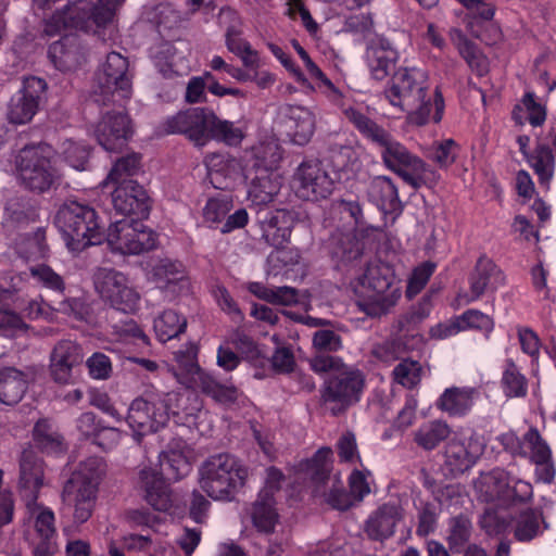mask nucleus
Wrapping results in <instances>:
<instances>
[{
  "instance_id": "obj_1",
  "label": "nucleus",
  "mask_w": 556,
  "mask_h": 556,
  "mask_svg": "<svg viewBox=\"0 0 556 556\" xmlns=\"http://www.w3.org/2000/svg\"><path fill=\"white\" fill-rule=\"evenodd\" d=\"M344 116L355 128L378 149L383 165L397 174L415 189L422 186L434 188L441 181V174L418 155L412 153L402 142L355 108L344 110Z\"/></svg>"
},
{
  "instance_id": "obj_2",
  "label": "nucleus",
  "mask_w": 556,
  "mask_h": 556,
  "mask_svg": "<svg viewBox=\"0 0 556 556\" xmlns=\"http://www.w3.org/2000/svg\"><path fill=\"white\" fill-rule=\"evenodd\" d=\"M428 75L417 67H400L383 91L384 99L399 112L407 113V122L415 126L442 119L444 99L437 88L433 99L428 93Z\"/></svg>"
},
{
  "instance_id": "obj_3",
  "label": "nucleus",
  "mask_w": 556,
  "mask_h": 556,
  "mask_svg": "<svg viewBox=\"0 0 556 556\" xmlns=\"http://www.w3.org/2000/svg\"><path fill=\"white\" fill-rule=\"evenodd\" d=\"M126 0H75L70 1L45 21L43 33L60 35L67 29L88 31L93 27L111 24Z\"/></svg>"
},
{
  "instance_id": "obj_4",
  "label": "nucleus",
  "mask_w": 556,
  "mask_h": 556,
  "mask_svg": "<svg viewBox=\"0 0 556 556\" xmlns=\"http://www.w3.org/2000/svg\"><path fill=\"white\" fill-rule=\"evenodd\" d=\"M55 225L62 233L66 248L73 254L100 244L104 239L99 215L89 204L66 201L55 215Z\"/></svg>"
},
{
  "instance_id": "obj_5",
  "label": "nucleus",
  "mask_w": 556,
  "mask_h": 556,
  "mask_svg": "<svg viewBox=\"0 0 556 556\" xmlns=\"http://www.w3.org/2000/svg\"><path fill=\"white\" fill-rule=\"evenodd\" d=\"M198 348L188 342L174 353V361L168 370L177 382L187 389L200 390L220 404L235 403L239 391L233 386L220 384L210 372L203 370L198 364Z\"/></svg>"
},
{
  "instance_id": "obj_6",
  "label": "nucleus",
  "mask_w": 556,
  "mask_h": 556,
  "mask_svg": "<svg viewBox=\"0 0 556 556\" xmlns=\"http://www.w3.org/2000/svg\"><path fill=\"white\" fill-rule=\"evenodd\" d=\"M248 468L235 456L208 457L199 468V485L214 501H231L248 479Z\"/></svg>"
},
{
  "instance_id": "obj_7",
  "label": "nucleus",
  "mask_w": 556,
  "mask_h": 556,
  "mask_svg": "<svg viewBox=\"0 0 556 556\" xmlns=\"http://www.w3.org/2000/svg\"><path fill=\"white\" fill-rule=\"evenodd\" d=\"M180 400L177 392L151 393L132 400L124 419L134 440L140 443L142 437L163 428L170 415H178Z\"/></svg>"
},
{
  "instance_id": "obj_8",
  "label": "nucleus",
  "mask_w": 556,
  "mask_h": 556,
  "mask_svg": "<svg viewBox=\"0 0 556 556\" xmlns=\"http://www.w3.org/2000/svg\"><path fill=\"white\" fill-rule=\"evenodd\" d=\"M362 311L370 317L387 314L400 300L401 287L395 282L393 268L382 262H371L359 277Z\"/></svg>"
},
{
  "instance_id": "obj_9",
  "label": "nucleus",
  "mask_w": 556,
  "mask_h": 556,
  "mask_svg": "<svg viewBox=\"0 0 556 556\" xmlns=\"http://www.w3.org/2000/svg\"><path fill=\"white\" fill-rule=\"evenodd\" d=\"M332 463V450L330 447L319 448L312 458L300 462L298 471L305 475L315 484L316 496L324 497L331 507L340 510L349 509L353 505V498L345 492L341 481H333L331 488L327 489L330 481Z\"/></svg>"
},
{
  "instance_id": "obj_10",
  "label": "nucleus",
  "mask_w": 556,
  "mask_h": 556,
  "mask_svg": "<svg viewBox=\"0 0 556 556\" xmlns=\"http://www.w3.org/2000/svg\"><path fill=\"white\" fill-rule=\"evenodd\" d=\"M131 96V79L128 61L121 53L111 52L97 75L93 90L94 102L106 104L119 103Z\"/></svg>"
},
{
  "instance_id": "obj_11",
  "label": "nucleus",
  "mask_w": 556,
  "mask_h": 556,
  "mask_svg": "<svg viewBox=\"0 0 556 556\" xmlns=\"http://www.w3.org/2000/svg\"><path fill=\"white\" fill-rule=\"evenodd\" d=\"M364 388V374L358 369L345 366L325 382L321 390V403L331 415L337 416L361 400Z\"/></svg>"
},
{
  "instance_id": "obj_12",
  "label": "nucleus",
  "mask_w": 556,
  "mask_h": 556,
  "mask_svg": "<svg viewBox=\"0 0 556 556\" xmlns=\"http://www.w3.org/2000/svg\"><path fill=\"white\" fill-rule=\"evenodd\" d=\"M49 146H29L16 156V167L23 185L37 192L48 190L56 178L51 165Z\"/></svg>"
},
{
  "instance_id": "obj_13",
  "label": "nucleus",
  "mask_w": 556,
  "mask_h": 556,
  "mask_svg": "<svg viewBox=\"0 0 556 556\" xmlns=\"http://www.w3.org/2000/svg\"><path fill=\"white\" fill-rule=\"evenodd\" d=\"M94 287L100 298L111 307L129 314L134 313L140 302L138 291L129 279L114 269H99L94 276Z\"/></svg>"
},
{
  "instance_id": "obj_14",
  "label": "nucleus",
  "mask_w": 556,
  "mask_h": 556,
  "mask_svg": "<svg viewBox=\"0 0 556 556\" xmlns=\"http://www.w3.org/2000/svg\"><path fill=\"white\" fill-rule=\"evenodd\" d=\"M274 129L293 144L305 146L315 132L316 115L304 105L282 104L277 110Z\"/></svg>"
},
{
  "instance_id": "obj_15",
  "label": "nucleus",
  "mask_w": 556,
  "mask_h": 556,
  "mask_svg": "<svg viewBox=\"0 0 556 556\" xmlns=\"http://www.w3.org/2000/svg\"><path fill=\"white\" fill-rule=\"evenodd\" d=\"M106 241L121 254H140L156 245V233L141 222L122 219L110 226Z\"/></svg>"
},
{
  "instance_id": "obj_16",
  "label": "nucleus",
  "mask_w": 556,
  "mask_h": 556,
  "mask_svg": "<svg viewBox=\"0 0 556 556\" xmlns=\"http://www.w3.org/2000/svg\"><path fill=\"white\" fill-rule=\"evenodd\" d=\"M292 189L302 200L318 201L332 193L333 180L320 162L305 161L293 175Z\"/></svg>"
},
{
  "instance_id": "obj_17",
  "label": "nucleus",
  "mask_w": 556,
  "mask_h": 556,
  "mask_svg": "<svg viewBox=\"0 0 556 556\" xmlns=\"http://www.w3.org/2000/svg\"><path fill=\"white\" fill-rule=\"evenodd\" d=\"M46 89L45 79L35 76L25 78L22 88L9 102L8 121L14 125H25L31 122L39 110Z\"/></svg>"
},
{
  "instance_id": "obj_18",
  "label": "nucleus",
  "mask_w": 556,
  "mask_h": 556,
  "mask_svg": "<svg viewBox=\"0 0 556 556\" xmlns=\"http://www.w3.org/2000/svg\"><path fill=\"white\" fill-rule=\"evenodd\" d=\"M212 113L213 111L204 108L180 111L164 122V130L166 134L186 135L197 146H204L207 142Z\"/></svg>"
},
{
  "instance_id": "obj_19",
  "label": "nucleus",
  "mask_w": 556,
  "mask_h": 556,
  "mask_svg": "<svg viewBox=\"0 0 556 556\" xmlns=\"http://www.w3.org/2000/svg\"><path fill=\"white\" fill-rule=\"evenodd\" d=\"M99 490L93 485L83 484L77 480L68 479L62 490V503L68 510L75 523H85L90 519L96 508Z\"/></svg>"
},
{
  "instance_id": "obj_20",
  "label": "nucleus",
  "mask_w": 556,
  "mask_h": 556,
  "mask_svg": "<svg viewBox=\"0 0 556 556\" xmlns=\"http://www.w3.org/2000/svg\"><path fill=\"white\" fill-rule=\"evenodd\" d=\"M131 134L130 121L122 111L105 113L94 128L99 144L109 152L122 149Z\"/></svg>"
},
{
  "instance_id": "obj_21",
  "label": "nucleus",
  "mask_w": 556,
  "mask_h": 556,
  "mask_svg": "<svg viewBox=\"0 0 556 556\" xmlns=\"http://www.w3.org/2000/svg\"><path fill=\"white\" fill-rule=\"evenodd\" d=\"M484 452V443L478 435L453 438L445 446V466L452 475L471 468Z\"/></svg>"
},
{
  "instance_id": "obj_22",
  "label": "nucleus",
  "mask_w": 556,
  "mask_h": 556,
  "mask_svg": "<svg viewBox=\"0 0 556 556\" xmlns=\"http://www.w3.org/2000/svg\"><path fill=\"white\" fill-rule=\"evenodd\" d=\"M505 277L496 264L485 256H481L469 278V293L459 294L463 304L479 300L484 292L495 291L504 285Z\"/></svg>"
},
{
  "instance_id": "obj_23",
  "label": "nucleus",
  "mask_w": 556,
  "mask_h": 556,
  "mask_svg": "<svg viewBox=\"0 0 556 556\" xmlns=\"http://www.w3.org/2000/svg\"><path fill=\"white\" fill-rule=\"evenodd\" d=\"M116 188L112 193L115 211L122 215L147 217L150 211V199L142 186L135 180L114 182Z\"/></svg>"
},
{
  "instance_id": "obj_24",
  "label": "nucleus",
  "mask_w": 556,
  "mask_h": 556,
  "mask_svg": "<svg viewBox=\"0 0 556 556\" xmlns=\"http://www.w3.org/2000/svg\"><path fill=\"white\" fill-rule=\"evenodd\" d=\"M403 516L404 509L400 502L384 503L368 516L364 531L370 540L384 541L394 534Z\"/></svg>"
},
{
  "instance_id": "obj_25",
  "label": "nucleus",
  "mask_w": 556,
  "mask_h": 556,
  "mask_svg": "<svg viewBox=\"0 0 556 556\" xmlns=\"http://www.w3.org/2000/svg\"><path fill=\"white\" fill-rule=\"evenodd\" d=\"M83 359L84 353L79 344L72 340L59 341L50 355V370L54 381L68 383L73 368L81 364Z\"/></svg>"
},
{
  "instance_id": "obj_26",
  "label": "nucleus",
  "mask_w": 556,
  "mask_h": 556,
  "mask_svg": "<svg viewBox=\"0 0 556 556\" xmlns=\"http://www.w3.org/2000/svg\"><path fill=\"white\" fill-rule=\"evenodd\" d=\"M43 463L31 451H24L20 462L18 486L27 507L37 501L43 486Z\"/></svg>"
},
{
  "instance_id": "obj_27",
  "label": "nucleus",
  "mask_w": 556,
  "mask_h": 556,
  "mask_svg": "<svg viewBox=\"0 0 556 556\" xmlns=\"http://www.w3.org/2000/svg\"><path fill=\"white\" fill-rule=\"evenodd\" d=\"M400 59L397 49L383 37L370 41L366 48L365 61L372 78L383 80Z\"/></svg>"
},
{
  "instance_id": "obj_28",
  "label": "nucleus",
  "mask_w": 556,
  "mask_h": 556,
  "mask_svg": "<svg viewBox=\"0 0 556 556\" xmlns=\"http://www.w3.org/2000/svg\"><path fill=\"white\" fill-rule=\"evenodd\" d=\"M207 176L216 189L226 190L243 176L239 160L224 154H211L205 159Z\"/></svg>"
},
{
  "instance_id": "obj_29",
  "label": "nucleus",
  "mask_w": 556,
  "mask_h": 556,
  "mask_svg": "<svg viewBox=\"0 0 556 556\" xmlns=\"http://www.w3.org/2000/svg\"><path fill=\"white\" fill-rule=\"evenodd\" d=\"M296 216L287 210L267 213L260 222L262 239L270 247L278 248L290 239Z\"/></svg>"
},
{
  "instance_id": "obj_30",
  "label": "nucleus",
  "mask_w": 556,
  "mask_h": 556,
  "mask_svg": "<svg viewBox=\"0 0 556 556\" xmlns=\"http://www.w3.org/2000/svg\"><path fill=\"white\" fill-rule=\"evenodd\" d=\"M138 485L144 492L146 501L159 511L172 507L169 489L163 477L155 469L143 467L139 471Z\"/></svg>"
},
{
  "instance_id": "obj_31",
  "label": "nucleus",
  "mask_w": 556,
  "mask_h": 556,
  "mask_svg": "<svg viewBox=\"0 0 556 556\" xmlns=\"http://www.w3.org/2000/svg\"><path fill=\"white\" fill-rule=\"evenodd\" d=\"M49 58L60 71H73L86 61V53L76 36H64L49 47Z\"/></svg>"
},
{
  "instance_id": "obj_32",
  "label": "nucleus",
  "mask_w": 556,
  "mask_h": 556,
  "mask_svg": "<svg viewBox=\"0 0 556 556\" xmlns=\"http://www.w3.org/2000/svg\"><path fill=\"white\" fill-rule=\"evenodd\" d=\"M368 199L384 214L399 215L402 213V202L399 191L391 178L377 176L368 187Z\"/></svg>"
},
{
  "instance_id": "obj_33",
  "label": "nucleus",
  "mask_w": 556,
  "mask_h": 556,
  "mask_svg": "<svg viewBox=\"0 0 556 556\" xmlns=\"http://www.w3.org/2000/svg\"><path fill=\"white\" fill-rule=\"evenodd\" d=\"M479 396L477 389L471 387H452L444 390L437 401V407L452 417L467 415Z\"/></svg>"
},
{
  "instance_id": "obj_34",
  "label": "nucleus",
  "mask_w": 556,
  "mask_h": 556,
  "mask_svg": "<svg viewBox=\"0 0 556 556\" xmlns=\"http://www.w3.org/2000/svg\"><path fill=\"white\" fill-rule=\"evenodd\" d=\"M152 279L157 288L172 293L188 290L190 285L182 263L170 260H161L153 267Z\"/></svg>"
},
{
  "instance_id": "obj_35",
  "label": "nucleus",
  "mask_w": 556,
  "mask_h": 556,
  "mask_svg": "<svg viewBox=\"0 0 556 556\" xmlns=\"http://www.w3.org/2000/svg\"><path fill=\"white\" fill-rule=\"evenodd\" d=\"M282 186L279 174L274 170L257 169L248 189V199L252 204L262 206L274 201Z\"/></svg>"
},
{
  "instance_id": "obj_36",
  "label": "nucleus",
  "mask_w": 556,
  "mask_h": 556,
  "mask_svg": "<svg viewBox=\"0 0 556 556\" xmlns=\"http://www.w3.org/2000/svg\"><path fill=\"white\" fill-rule=\"evenodd\" d=\"M514 538L518 542L527 543L542 535L548 529L543 513L539 509L526 508L513 519Z\"/></svg>"
},
{
  "instance_id": "obj_37",
  "label": "nucleus",
  "mask_w": 556,
  "mask_h": 556,
  "mask_svg": "<svg viewBox=\"0 0 556 556\" xmlns=\"http://www.w3.org/2000/svg\"><path fill=\"white\" fill-rule=\"evenodd\" d=\"M505 439L508 443L517 442L513 453L528 458L530 462L549 459L552 456L548 443L534 427L529 428L520 440L515 435H506Z\"/></svg>"
},
{
  "instance_id": "obj_38",
  "label": "nucleus",
  "mask_w": 556,
  "mask_h": 556,
  "mask_svg": "<svg viewBox=\"0 0 556 556\" xmlns=\"http://www.w3.org/2000/svg\"><path fill=\"white\" fill-rule=\"evenodd\" d=\"M448 36L470 70L480 77L484 76L489 71V62L479 48L459 28H452Z\"/></svg>"
},
{
  "instance_id": "obj_39",
  "label": "nucleus",
  "mask_w": 556,
  "mask_h": 556,
  "mask_svg": "<svg viewBox=\"0 0 556 556\" xmlns=\"http://www.w3.org/2000/svg\"><path fill=\"white\" fill-rule=\"evenodd\" d=\"M28 388L27 376L14 368L0 369V402L5 405L18 403Z\"/></svg>"
},
{
  "instance_id": "obj_40",
  "label": "nucleus",
  "mask_w": 556,
  "mask_h": 556,
  "mask_svg": "<svg viewBox=\"0 0 556 556\" xmlns=\"http://www.w3.org/2000/svg\"><path fill=\"white\" fill-rule=\"evenodd\" d=\"M451 433L452 429L446 421L434 419L421 424L413 432V439L418 447L430 452L448 439Z\"/></svg>"
},
{
  "instance_id": "obj_41",
  "label": "nucleus",
  "mask_w": 556,
  "mask_h": 556,
  "mask_svg": "<svg viewBox=\"0 0 556 556\" xmlns=\"http://www.w3.org/2000/svg\"><path fill=\"white\" fill-rule=\"evenodd\" d=\"M188 454L180 442L170 444L161 453L160 464L169 478L179 480L190 473L192 465Z\"/></svg>"
},
{
  "instance_id": "obj_42",
  "label": "nucleus",
  "mask_w": 556,
  "mask_h": 556,
  "mask_svg": "<svg viewBox=\"0 0 556 556\" xmlns=\"http://www.w3.org/2000/svg\"><path fill=\"white\" fill-rule=\"evenodd\" d=\"M526 161L538 176L540 185L548 189L556 166L553 148L539 142Z\"/></svg>"
},
{
  "instance_id": "obj_43",
  "label": "nucleus",
  "mask_w": 556,
  "mask_h": 556,
  "mask_svg": "<svg viewBox=\"0 0 556 556\" xmlns=\"http://www.w3.org/2000/svg\"><path fill=\"white\" fill-rule=\"evenodd\" d=\"M460 146L452 138L434 140L424 148L425 156L439 169L447 170L457 160Z\"/></svg>"
},
{
  "instance_id": "obj_44",
  "label": "nucleus",
  "mask_w": 556,
  "mask_h": 556,
  "mask_svg": "<svg viewBox=\"0 0 556 556\" xmlns=\"http://www.w3.org/2000/svg\"><path fill=\"white\" fill-rule=\"evenodd\" d=\"M251 519L258 532L273 533L279 522L276 500L257 496L251 509Z\"/></svg>"
},
{
  "instance_id": "obj_45",
  "label": "nucleus",
  "mask_w": 556,
  "mask_h": 556,
  "mask_svg": "<svg viewBox=\"0 0 556 556\" xmlns=\"http://www.w3.org/2000/svg\"><path fill=\"white\" fill-rule=\"evenodd\" d=\"M211 122L208 124L207 141L211 139L224 142L228 146H239L245 131L238 123L227 119H220L214 112L210 115Z\"/></svg>"
},
{
  "instance_id": "obj_46",
  "label": "nucleus",
  "mask_w": 556,
  "mask_h": 556,
  "mask_svg": "<svg viewBox=\"0 0 556 556\" xmlns=\"http://www.w3.org/2000/svg\"><path fill=\"white\" fill-rule=\"evenodd\" d=\"M153 58L155 66L164 77L181 75L188 68L184 54L169 42L162 43Z\"/></svg>"
},
{
  "instance_id": "obj_47",
  "label": "nucleus",
  "mask_w": 556,
  "mask_h": 556,
  "mask_svg": "<svg viewBox=\"0 0 556 556\" xmlns=\"http://www.w3.org/2000/svg\"><path fill=\"white\" fill-rule=\"evenodd\" d=\"M220 23H228L225 30V41L227 49L235 55L241 53L250 42L243 37L242 22L237 13L230 9L220 11Z\"/></svg>"
},
{
  "instance_id": "obj_48",
  "label": "nucleus",
  "mask_w": 556,
  "mask_h": 556,
  "mask_svg": "<svg viewBox=\"0 0 556 556\" xmlns=\"http://www.w3.org/2000/svg\"><path fill=\"white\" fill-rule=\"evenodd\" d=\"M186 327L187 319L173 309L164 311L154 319V331L161 342L178 337Z\"/></svg>"
},
{
  "instance_id": "obj_49",
  "label": "nucleus",
  "mask_w": 556,
  "mask_h": 556,
  "mask_svg": "<svg viewBox=\"0 0 556 556\" xmlns=\"http://www.w3.org/2000/svg\"><path fill=\"white\" fill-rule=\"evenodd\" d=\"M501 386L507 397H525L528 393V379L511 359L505 363Z\"/></svg>"
},
{
  "instance_id": "obj_50",
  "label": "nucleus",
  "mask_w": 556,
  "mask_h": 556,
  "mask_svg": "<svg viewBox=\"0 0 556 556\" xmlns=\"http://www.w3.org/2000/svg\"><path fill=\"white\" fill-rule=\"evenodd\" d=\"M482 483L488 488L486 501H503L510 498L511 476L503 469H494L483 477Z\"/></svg>"
},
{
  "instance_id": "obj_51",
  "label": "nucleus",
  "mask_w": 556,
  "mask_h": 556,
  "mask_svg": "<svg viewBox=\"0 0 556 556\" xmlns=\"http://www.w3.org/2000/svg\"><path fill=\"white\" fill-rule=\"evenodd\" d=\"M105 469L104 460L101 457L92 456L80 462L70 479L77 480L85 485L89 483V485H93L94 489L99 490Z\"/></svg>"
},
{
  "instance_id": "obj_52",
  "label": "nucleus",
  "mask_w": 556,
  "mask_h": 556,
  "mask_svg": "<svg viewBox=\"0 0 556 556\" xmlns=\"http://www.w3.org/2000/svg\"><path fill=\"white\" fill-rule=\"evenodd\" d=\"M471 532L472 523L466 515L460 514L450 518L446 535L450 548L459 553L464 545L470 540Z\"/></svg>"
},
{
  "instance_id": "obj_53",
  "label": "nucleus",
  "mask_w": 556,
  "mask_h": 556,
  "mask_svg": "<svg viewBox=\"0 0 556 556\" xmlns=\"http://www.w3.org/2000/svg\"><path fill=\"white\" fill-rule=\"evenodd\" d=\"M34 440L47 453H60L64 450L63 437L49 420H39L36 424Z\"/></svg>"
},
{
  "instance_id": "obj_54",
  "label": "nucleus",
  "mask_w": 556,
  "mask_h": 556,
  "mask_svg": "<svg viewBox=\"0 0 556 556\" xmlns=\"http://www.w3.org/2000/svg\"><path fill=\"white\" fill-rule=\"evenodd\" d=\"M27 508L35 519V529L41 538V542L51 541L52 536L55 534L53 511L50 508L39 505L37 501Z\"/></svg>"
},
{
  "instance_id": "obj_55",
  "label": "nucleus",
  "mask_w": 556,
  "mask_h": 556,
  "mask_svg": "<svg viewBox=\"0 0 556 556\" xmlns=\"http://www.w3.org/2000/svg\"><path fill=\"white\" fill-rule=\"evenodd\" d=\"M141 157L137 153H131L116 161L108 175L105 184L122 182L124 180H132L131 177L140 169Z\"/></svg>"
},
{
  "instance_id": "obj_56",
  "label": "nucleus",
  "mask_w": 556,
  "mask_h": 556,
  "mask_svg": "<svg viewBox=\"0 0 556 556\" xmlns=\"http://www.w3.org/2000/svg\"><path fill=\"white\" fill-rule=\"evenodd\" d=\"M30 276L43 288L63 293L65 282L61 275L46 264L36 265L29 268Z\"/></svg>"
},
{
  "instance_id": "obj_57",
  "label": "nucleus",
  "mask_w": 556,
  "mask_h": 556,
  "mask_svg": "<svg viewBox=\"0 0 556 556\" xmlns=\"http://www.w3.org/2000/svg\"><path fill=\"white\" fill-rule=\"evenodd\" d=\"M421 365L417 361L404 359L393 370L394 379L405 388L412 389L421 380Z\"/></svg>"
},
{
  "instance_id": "obj_58",
  "label": "nucleus",
  "mask_w": 556,
  "mask_h": 556,
  "mask_svg": "<svg viewBox=\"0 0 556 556\" xmlns=\"http://www.w3.org/2000/svg\"><path fill=\"white\" fill-rule=\"evenodd\" d=\"M253 154L257 161L258 169L273 170L281 160L280 147L275 140L261 142L254 147Z\"/></svg>"
},
{
  "instance_id": "obj_59",
  "label": "nucleus",
  "mask_w": 556,
  "mask_h": 556,
  "mask_svg": "<svg viewBox=\"0 0 556 556\" xmlns=\"http://www.w3.org/2000/svg\"><path fill=\"white\" fill-rule=\"evenodd\" d=\"M90 151L88 147L73 140H66L62 144V155L71 167L77 170L87 168Z\"/></svg>"
},
{
  "instance_id": "obj_60",
  "label": "nucleus",
  "mask_w": 556,
  "mask_h": 556,
  "mask_svg": "<svg viewBox=\"0 0 556 556\" xmlns=\"http://www.w3.org/2000/svg\"><path fill=\"white\" fill-rule=\"evenodd\" d=\"M89 376L94 380H108L113 372L112 362L104 353L96 352L86 361Z\"/></svg>"
},
{
  "instance_id": "obj_61",
  "label": "nucleus",
  "mask_w": 556,
  "mask_h": 556,
  "mask_svg": "<svg viewBox=\"0 0 556 556\" xmlns=\"http://www.w3.org/2000/svg\"><path fill=\"white\" fill-rule=\"evenodd\" d=\"M337 450L341 463L354 465L361 462L354 433L350 431L343 433L337 442Z\"/></svg>"
},
{
  "instance_id": "obj_62",
  "label": "nucleus",
  "mask_w": 556,
  "mask_h": 556,
  "mask_svg": "<svg viewBox=\"0 0 556 556\" xmlns=\"http://www.w3.org/2000/svg\"><path fill=\"white\" fill-rule=\"evenodd\" d=\"M458 318L460 325L464 327V331L468 329H478L491 332L494 328L493 319L478 309H468L459 315Z\"/></svg>"
},
{
  "instance_id": "obj_63",
  "label": "nucleus",
  "mask_w": 556,
  "mask_h": 556,
  "mask_svg": "<svg viewBox=\"0 0 556 556\" xmlns=\"http://www.w3.org/2000/svg\"><path fill=\"white\" fill-rule=\"evenodd\" d=\"M16 307L30 319H49L52 316L51 306L47 304L41 296L29 300H17Z\"/></svg>"
},
{
  "instance_id": "obj_64",
  "label": "nucleus",
  "mask_w": 556,
  "mask_h": 556,
  "mask_svg": "<svg viewBox=\"0 0 556 556\" xmlns=\"http://www.w3.org/2000/svg\"><path fill=\"white\" fill-rule=\"evenodd\" d=\"M434 268V264L427 262L414 269L406 289V294L408 298L415 296L424 289L431 275L433 274Z\"/></svg>"
}]
</instances>
